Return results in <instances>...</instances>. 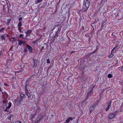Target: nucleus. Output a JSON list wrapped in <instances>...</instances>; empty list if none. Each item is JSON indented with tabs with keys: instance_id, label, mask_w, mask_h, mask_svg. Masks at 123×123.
Here are the masks:
<instances>
[{
	"instance_id": "393cba45",
	"label": "nucleus",
	"mask_w": 123,
	"mask_h": 123,
	"mask_svg": "<svg viewBox=\"0 0 123 123\" xmlns=\"http://www.w3.org/2000/svg\"><path fill=\"white\" fill-rule=\"evenodd\" d=\"M25 89L26 91L25 92H28V90L25 87Z\"/></svg>"
},
{
	"instance_id": "5701e85b",
	"label": "nucleus",
	"mask_w": 123,
	"mask_h": 123,
	"mask_svg": "<svg viewBox=\"0 0 123 123\" xmlns=\"http://www.w3.org/2000/svg\"><path fill=\"white\" fill-rule=\"evenodd\" d=\"M22 20V18H21L20 17L19 18L18 20L19 21H20Z\"/></svg>"
},
{
	"instance_id": "9d476101",
	"label": "nucleus",
	"mask_w": 123,
	"mask_h": 123,
	"mask_svg": "<svg viewBox=\"0 0 123 123\" xmlns=\"http://www.w3.org/2000/svg\"><path fill=\"white\" fill-rule=\"evenodd\" d=\"M25 42V41H22V40H19L18 42L19 45H21L22 44H24Z\"/></svg>"
},
{
	"instance_id": "c756f323",
	"label": "nucleus",
	"mask_w": 123,
	"mask_h": 123,
	"mask_svg": "<svg viewBox=\"0 0 123 123\" xmlns=\"http://www.w3.org/2000/svg\"><path fill=\"white\" fill-rule=\"evenodd\" d=\"M34 66H36V64L35 63V61H34Z\"/></svg>"
},
{
	"instance_id": "6e6552de",
	"label": "nucleus",
	"mask_w": 123,
	"mask_h": 123,
	"mask_svg": "<svg viewBox=\"0 0 123 123\" xmlns=\"http://www.w3.org/2000/svg\"><path fill=\"white\" fill-rule=\"evenodd\" d=\"M35 116L34 114H32L30 116V119L31 121H34V120H33V118Z\"/></svg>"
},
{
	"instance_id": "39448f33",
	"label": "nucleus",
	"mask_w": 123,
	"mask_h": 123,
	"mask_svg": "<svg viewBox=\"0 0 123 123\" xmlns=\"http://www.w3.org/2000/svg\"><path fill=\"white\" fill-rule=\"evenodd\" d=\"M42 117L40 116H38L35 121V123H38L42 118Z\"/></svg>"
},
{
	"instance_id": "a878e982",
	"label": "nucleus",
	"mask_w": 123,
	"mask_h": 123,
	"mask_svg": "<svg viewBox=\"0 0 123 123\" xmlns=\"http://www.w3.org/2000/svg\"><path fill=\"white\" fill-rule=\"evenodd\" d=\"M23 34H20V35L19 37H23Z\"/></svg>"
},
{
	"instance_id": "1a4fd4ad",
	"label": "nucleus",
	"mask_w": 123,
	"mask_h": 123,
	"mask_svg": "<svg viewBox=\"0 0 123 123\" xmlns=\"http://www.w3.org/2000/svg\"><path fill=\"white\" fill-rule=\"evenodd\" d=\"M92 89H91L89 92L87 94V96H90L92 94Z\"/></svg>"
},
{
	"instance_id": "a211bd4d",
	"label": "nucleus",
	"mask_w": 123,
	"mask_h": 123,
	"mask_svg": "<svg viewBox=\"0 0 123 123\" xmlns=\"http://www.w3.org/2000/svg\"><path fill=\"white\" fill-rule=\"evenodd\" d=\"M46 63H50V61L49 59H48L47 60Z\"/></svg>"
},
{
	"instance_id": "ddd939ff",
	"label": "nucleus",
	"mask_w": 123,
	"mask_h": 123,
	"mask_svg": "<svg viewBox=\"0 0 123 123\" xmlns=\"http://www.w3.org/2000/svg\"><path fill=\"white\" fill-rule=\"evenodd\" d=\"M27 96L29 97V98L30 97L31 95L28 92V91L27 92H25Z\"/></svg>"
},
{
	"instance_id": "473e14b6",
	"label": "nucleus",
	"mask_w": 123,
	"mask_h": 123,
	"mask_svg": "<svg viewBox=\"0 0 123 123\" xmlns=\"http://www.w3.org/2000/svg\"><path fill=\"white\" fill-rule=\"evenodd\" d=\"M18 123H21L20 122H18Z\"/></svg>"
},
{
	"instance_id": "f704fd0d",
	"label": "nucleus",
	"mask_w": 123,
	"mask_h": 123,
	"mask_svg": "<svg viewBox=\"0 0 123 123\" xmlns=\"http://www.w3.org/2000/svg\"><path fill=\"white\" fill-rule=\"evenodd\" d=\"M113 54H112V56L113 55Z\"/></svg>"
},
{
	"instance_id": "0eeeda50",
	"label": "nucleus",
	"mask_w": 123,
	"mask_h": 123,
	"mask_svg": "<svg viewBox=\"0 0 123 123\" xmlns=\"http://www.w3.org/2000/svg\"><path fill=\"white\" fill-rule=\"evenodd\" d=\"M73 119V118L72 117H70L68 118L66 120V123H68L70 120H72Z\"/></svg>"
},
{
	"instance_id": "412c9836",
	"label": "nucleus",
	"mask_w": 123,
	"mask_h": 123,
	"mask_svg": "<svg viewBox=\"0 0 123 123\" xmlns=\"http://www.w3.org/2000/svg\"><path fill=\"white\" fill-rule=\"evenodd\" d=\"M43 0H37V1L38 3H39L42 2Z\"/></svg>"
},
{
	"instance_id": "6ab92c4d",
	"label": "nucleus",
	"mask_w": 123,
	"mask_h": 123,
	"mask_svg": "<svg viewBox=\"0 0 123 123\" xmlns=\"http://www.w3.org/2000/svg\"><path fill=\"white\" fill-rule=\"evenodd\" d=\"M18 31L20 32H21L22 31L20 27H19L18 28Z\"/></svg>"
},
{
	"instance_id": "2eb2a0df",
	"label": "nucleus",
	"mask_w": 123,
	"mask_h": 123,
	"mask_svg": "<svg viewBox=\"0 0 123 123\" xmlns=\"http://www.w3.org/2000/svg\"><path fill=\"white\" fill-rule=\"evenodd\" d=\"M117 47H118V46H116L112 49V51H112L111 54H112V52L113 51H114V49H115Z\"/></svg>"
},
{
	"instance_id": "c85d7f7f",
	"label": "nucleus",
	"mask_w": 123,
	"mask_h": 123,
	"mask_svg": "<svg viewBox=\"0 0 123 123\" xmlns=\"http://www.w3.org/2000/svg\"><path fill=\"white\" fill-rule=\"evenodd\" d=\"M121 68H122V70L123 71V66L122 67H121Z\"/></svg>"
},
{
	"instance_id": "dca6fc26",
	"label": "nucleus",
	"mask_w": 123,
	"mask_h": 123,
	"mask_svg": "<svg viewBox=\"0 0 123 123\" xmlns=\"http://www.w3.org/2000/svg\"><path fill=\"white\" fill-rule=\"evenodd\" d=\"M108 77L109 78H111L112 77V75L111 74H109L108 75Z\"/></svg>"
},
{
	"instance_id": "aec40b11",
	"label": "nucleus",
	"mask_w": 123,
	"mask_h": 123,
	"mask_svg": "<svg viewBox=\"0 0 123 123\" xmlns=\"http://www.w3.org/2000/svg\"><path fill=\"white\" fill-rule=\"evenodd\" d=\"M10 21V19H8L7 20V24H9Z\"/></svg>"
},
{
	"instance_id": "2f4dec72",
	"label": "nucleus",
	"mask_w": 123,
	"mask_h": 123,
	"mask_svg": "<svg viewBox=\"0 0 123 123\" xmlns=\"http://www.w3.org/2000/svg\"><path fill=\"white\" fill-rule=\"evenodd\" d=\"M6 36L7 37H8V36H8V35H7V34H6Z\"/></svg>"
},
{
	"instance_id": "7c9ffc66",
	"label": "nucleus",
	"mask_w": 123,
	"mask_h": 123,
	"mask_svg": "<svg viewBox=\"0 0 123 123\" xmlns=\"http://www.w3.org/2000/svg\"><path fill=\"white\" fill-rule=\"evenodd\" d=\"M0 91H1V88L0 87Z\"/></svg>"
},
{
	"instance_id": "bb28decb",
	"label": "nucleus",
	"mask_w": 123,
	"mask_h": 123,
	"mask_svg": "<svg viewBox=\"0 0 123 123\" xmlns=\"http://www.w3.org/2000/svg\"><path fill=\"white\" fill-rule=\"evenodd\" d=\"M4 85H5V86H9V85L6 84V83H5L4 84Z\"/></svg>"
},
{
	"instance_id": "f3484780",
	"label": "nucleus",
	"mask_w": 123,
	"mask_h": 123,
	"mask_svg": "<svg viewBox=\"0 0 123 123\" xmlns=\"http://www.w3.org/2000/svg\"><path fill=\"white\" fill-rule=\"evenodd\" d=\"M1 39L2 40L5 39V37L3 36H2L1 37Z\"/></svg>"
},
{
	"instance_id": "cd10ccee",
	"label": "nucleus",
	"mask_w": 123,
	"mask_h": 123,
	"mask_svg": "<svg viewBox=\"0 0 123 123\" xmlns=\"http://www.w3.org/2000/svg\"><path fill=\"white\" fill-rule=\"evenodd\" d=\"M2 55L1 54V52H0V57H2Z\"/></svg>"
},
{
	"instance_id": "f8f14e48",
	"label": "nucleus",
	"mask_w": 123,
	"mask_h": 123,
	"mask_svg": "<svg viewBox=\"0 0 123 123\" xmlns=\"http://www.w3.org/2000/svg\"><path fill=\"white\" fill-rule=\"evenodd\" d=\"M18 26L19 27L22 26V23L21 22H19L18 25Z\"/></svg>"
},
{
	"instance_id": "423d86ee",
	"label": "nucleus",
	"mask_w": 123,
	"mask_h": 123,
	"mask_svg": "<svg viewBox=\"0 0 123 123\" xmlns=\"http://www.w3.org/2000/svg\"><path fill=\"white\" fill-rule=\"evenodd\" d=\"M11 105L12 103L10 102H9L8 103V106L6 107V109L4 110V111H7V109H9L11 107Z\"/></svg>"
},
{
	"instance_id": "4468645a",
	"label": "nucleus",
	"mask_w": 123,
	"mask_h": 123,
	"mask_svg": "<svg viewBox=\"0 0 123 123\" xmlns=\"http://www.w3.org/2000/svg\"><path fill=\"white\" fill-rule=\"evenodd\" d=\"M111 107V105L110 104H109L108 105V106L105 109V110L106 111H107L109 108V107Z\"/></svg>"
},
{
	"instance_id": "4be33fe9",
	"label": "nucleus",
	"mask_w": 123,
	"mask_h": 123,
	"mask_svg": "<svg viewBox=\"0 0 123 123\" xmlns=\"http://www.w3.org/2000/svg\"><path fill=\"white\" fill-rule=\"evenodd\" d=\"M4 30V28H2L0 30V32H2V31Z\"/></svg>"
},
{
	"instance_id": "f257e3e1",
	"label": "nucleus",
	"mask_w": 123,
	"mask_h": 123,
	"mask_svg": "<svg viewBox=\"0 0 123 123\" xmlns=\"http://www.w3.org/2000/svg\"><path fill=\"white\" fill-rule=\"evenodd\" d=\"M90 0H84L83 6L84 8L83 9L82 11L83 12L86 11L89 7L90 5Z\"/></svg>"
},
{
	"instance_id": "9b49d317",
	"label": "nucleus",
	"mask_w": 123,
	"mask_h": 123,
	"mask_svg": "<svg viewBox=\"0 0 123 123\" xmlns=\"http://www.w3.org/2000/svg\"><path fill=\"white\" fill-rule=\"evenodd\" d=\"M32 31L31 30H30L26 31V33L27 35H30V33Z\"/></svg>"
},
{
	"instance_id": "b1692460",
	"label": "nucleus",
	"mask_w": 123,
	"mask_h": 123,
	"mask_svg": "<svg viewBox=\"0 0 123 123\" xmlns=\"http://www.w3.org/2000/svg\"><path fill=\"white\" fill-rule=\"evenodd\" d=\"M24 52H27V49H26L25 48L24 50Z\"/></svg>"
},
{
	"instance_id": "f03ea898",
	"label": "nucleus",
	"mask_w": 123,
	"mask_h": 123,
	"mask_svg": "<svg viewBox=\"0 0 123 123\" xmlns=\"http://www.w3.org/2000/svg\"><path fill=\"white\" fill-rule=\"evenodd\" d=\"M115 114H111L108 116V117L110 119H113L115 117Z\"/></svg>"
},
{
	"instance_id": "20e7f679",
	"label": "nucleus",
	"mask_w": 123,
	"mask_h": 123,
	"mask_svg": "<svg viewBox=\"0 0 123 123\" xmlns=\"http://www.w3.org/2000/svg\"><path fill=\"white\" fill-rule=\"evenodd\" d=\"M95 105H94L93 106H92L90 107L89 108V110L90 111V113H91L92 111L94 110V108Z\"/></svg>"
},
{
	"instance_id": "72a5a7b5",
	"label": "nucleus",
	"mask_w": 123,
	"mask_h": 123,
	"mask_svg": "<svg viewBox=\"0 0 123 123\" xmlns=\"http://www.w3.org/2000/svg\"><path fill=\"white\" fill-rule=\"evenodd\" d=\"M71 52V53H73V52Z\"/></svg>"
},
{
	"instance_id": "7ed1b4c3",
	"label": "nucleus",
	"mask_w": 123,
	"mask_h": 123,
	"mask_svg": "<svg viewBox=\"0 0 123 123\" xmlns=\"http://www.w3.org/2000/svg\"><path fill=\"white\" fill-rule=\"evenodd\" d=\"M26 47L30 52H32V48L28 44H27Z\"/></svg>"
}]
</instances>
